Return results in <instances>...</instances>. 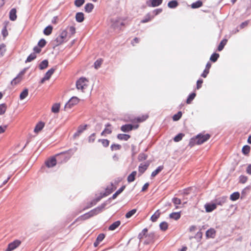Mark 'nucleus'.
Segmentation results:
<instances>
[{"label": "nucleus", "instance_id": "42", "mask_svg": "<svg viewBox=\"0 0 251 251\" xmlns=\"http://www.w3.org/2000/svg\"><path fill=\"white\" fill-rule=\"evenodd\" d=\"M60 104L59 103H55L51 108V111L53 113H58L59 110Z\"/></svg>", "mask_w": 251, "mask_h": 251}, {"label": "nucleus", "instance_id": "49", "mask_svg": "<svg viewBox=\"0 0 251 251\" xmlns=\"http://www.w3.org/2000/svg\"><path fill=\"white\" fill-rule=\"evenodd\" d=\"M159 226L161 230L165 231L168 228V225L166 222H163L160 223Z\"/></svg>", "mask_w": 251, "mask_h": 251}, {"label": "nucleus", "instance_id": "50", "mask_svg": "<svg viewBox=\"0 0 251 251\" xmlns=\"http://www.w3.org/2000/svg\"><path fill=\"white\" fill-rule=\"evenodd\" d=\"M182 116V113L179 111L177 114L174 115L173 117V119L174 121H178Z\"/></svg>", "mask_w": 251, "mask_h": 251}, {"label": "nucleus", "instance_id": "56", "mask_svg": "<svg viewBox=\"0 0 251 251\" xmlns=\"http://www.w3.org/2000/svg\"><path fill=\"white\" fill-rule=\"evenodd\" d=\"M46 44V41L45 39H41L38 43V45L40 48L44 47Z\"/></svg>", "mask_w": 251, "mask_h": 251}, {"label": "nucleus", "instance_id": "47", "mask_svg": "<svg viewBox=\"0 0 251 251\" xmlns=\"http://www.w3.org/2000/svg\"><path fill=\"white\" fill-rule=\"evenodd\" d=\"M195 97L196 94L195 93H192V94H191L187 99V103L190 104L191 102V101L194 99Z\"/></svg>", "mask_w": 251, "mask_h": 251}, {"label": "nucleus", "instance_id": "63", "mask_svg": "<svg viewBox=\"0 0 251 251\" xmlns=\"http://www.w3.org/2000/svg\"><path fill=\"white\" fill-rule=\"evenodd\" d=\"M203 82V80L201 79H199L197 82V88L199 89L201 87V84Z\"/></svg>", "mask_w": 251, "mask_h": 251}, {"label": "nucleus", "instance_id": "51", "mask_svg": "<svg viewBox=\"0 0 251 251\" xmlns=\"http://www.w3.org/2000/svg\"><path fill=\"white\" fill-rule=\"evenodd\" d=\"M184 136V134H182V133H179L178 134H177L176 136L174 138V140L175 141V142H179L180 141L183 136Z\"/></svg>", "mask_w": 251, "mask_h": 251}, {"label": "nucleus", "instance_id": "62", "mask_svg": "<svg viewBox=\"0 0 251 251\" xmlns=\"http://www.w3.org/2000/svg\"><path fill=\"white\" fill-rule=\"evenodd\" d=\"M2 36L4 38H5L7 35H8V31L6 29V26H5L2 29Z\"/></svg>", "mask_w": 251, "mask_h": 251}, {"label": "nucleus", "instance_id": "22", "mask_svg": "<svg viewBox=\"0 0 251 251\" xmlns=\"http://www.w3.org/2000/svg\"><path fill=\"white\" fill-rule=\"evenodd\" d=\"M130 137V135L126 134H119L117 135L118 139L121 140L127 141Z\"/></svg>", "mask_w": 251, "mask_h": 251}, {"label": "nucleus", "instance_id": "31", "mask_svg": "<svg viewBox=\"0 0 251 251\" xmlns=\"http://www.w3.org/2000/svg\"><path fill=\"white\" fill-rule=\"evenodd\" d=\"M6 51V46L4 44L0 45V57H2Z\"/></svg>", "mask_w": 251, "mask_h": 251}, {"label": "nucleus", "instance_id": "12", "mask_svg": "<svg viewBox=\"0 0 251 251\" xmlns=\"http://www.w3.org/2000/svg\"><path fill=\"white\" fill-rule=\"evenodd\" d=\"M121 129L123 132H127L133 129V125L127 124L121 126Z\"/></svg>", "mask_w": 251, "mask_h": 251}, {"label": "nucleus", "instance_id": "5", "mask_svg": "<svg viewBox=\"0 0 251 251\" xmlns=\"http://www.w3.org/2000/svg\"><path fill=\"white\" fill-rule=\"evenodd\" d=\"M67 36V31L64 30L61 32L60 34L56 38V42L57 45H60L66 41Z\"/></svg>", "mask_w": 251, "mask_h": 251}, {"label": "nucleus", "instance_id": "64", "mask_svg": "<svg viewBox=\"0 0 251 251\" xmlns=\"http://www.w3.org/2000/svg\"><path fill=\"white\" fill-rule=\"evenodd\" d=\"M95 140V133L92 134L89 137V142H93Z\"/></svg>", "mask_w": 251, "mask_h": 251}, {"label": "nucleus", "instance_id": "46", "mask_svg": "<svg viewBox=\"0 0 251 251\" xmlns=\"http://www.w3.org/2000/svg\"><path fill=\"white\" fill-rule=\"evenodd\" d=\"M137 210L136 209H133L129 211H128L126 214V218H130L134 214H135Z\"/></svg>", "mask_w": 251, "mask_h": 251}, {"label": "nucleus", "instance_id": "40", "mask_svg": "<svg viewBox=\"0 0 251 251\" xmlns=\"http://www.w3.org/2000/svg\"><path fill=\"white\" fill-rule=\"evenodd\" d=\"M153 17H154L153 16H151L150 14H148L146 15V16L145 17V18L143 19L141 21V23H145L148 22L150 21H151V19H152L153 18Z\"/></svg>", "mask_w": 251, "mask_h": 251}, {"label": "nucleus", "instance_id": "1", "mask_svg": "<svg viewBox=\"0 0 251 251\" xmlns=\"http://www.w3.org/2000/svg\"><path fill=\"white\" fill-rule=\"evenodd\" d=\"M105 204H102L101 205L98 206L94 209L91 210L89 212L85 213L83 215L79 217L77 220H86L92 216H94L95 215H97L98 214L100 213L102 210L105 207Z\"/></svg>", "mask_w": 251, "mask_h": 251}, {"label": "nucleus", "instance_id": "30", "mask_svg": "<svg viewBox=\"0 0 251 251\" xmlns=\"http://www.w3.org/2000/svg\"><path fill=\"white\" fill-rule=\"evenodd\" d=\"M227 40L226 39H223L220 43L218 47V50L220 51L222 50L225 47V46L226 45L227 43Z\"/></svg>", "mask_w": 251, "mask_h": 251}, {"label": "nucleus", "instance_id": "41", "mask_svg": "<svg viewBox=\"0 0 251 251\" xmlns=\"http://www.w3.org/2000/svg\"><path fill=\"white\" fill-rule=\"evenodd\" d=\"M125 188V186H123L121 187L118 190H117L115 194H114L112 196V198L115 199L118 195H119L120 193H121Z\"/></svg>", "mask_w": 251, "mask_h": 251}, {"label": "nucleus", "instance_id": "39", "mask_svg": "<svg viewBox=\"0 0 251 251\" xmlns=\"http://www.w3.org/2000/svg\"><path fill=\"white\" fill-rule=\"evenodd\" d=\"M36 58V54L35 53H32L27 57L26 60H25V62H30L35 59Z\"/></svg>", "mask_w": 251, "mask_h": 251}, {"label": "nucleus", "instance_id": "23", "mask_svg": "<svg viewBox=\"0 0 251 251\" xmlns=\"http://www.w3.org/2000/svg\"><path fill=\"white\" fill-rule=\"evenodd\" d=\"M111 125L109 124L106 125V127L104 130L101 133L102 136L106 134H110L112 132L111 128H110Z\"/></svg>", "mask_w": 251, "mask_h": 251}, {"label": "nucleus", "instance_id": "55", "mask_svg": "<svg viewBox=\"0 0 251 251\" xmlns=\"http://www.w3.org/2000/svg\"><path fill=\"white\" fill-rule=\"evenodd\" d=\"M148 118V115H143L141 117H139L136 119V120L138 122H142L145 121Z\"/></svg>", "mask_w": 251, "mask_h": 251}, {"label": "nucleus", "instance_id": "14", "mask_svg": "<svg viewBox=\"0 0 251 251\" xmlns=\"http://www.w3.org/2000/svg\"><path fill=\"white\" fill-rule=\"evenodd\" d=\"M16 9L15 8H12L9 12V19L12 21H14L17 19L16 15Z\"/></svg>", "mask_w": 251, "mask_h": 251}, {"label": "nucleus", "instance_id": "9", "mask_svg": "<svg viewBox=\"0 0 251 251\" xmlns=\"http://www.w3.org/2000/svg\"><path fill=\"white\" fill-rule=\"evenodd\" d=\"M204 207L206 212L209 213L215 210L217 206L215 203H207L204 205Z\"/></svg>", "mask_w": 251, "mask_h": 251}, {"label": "nucleus", "instance_id": "7", "mask_svg": "<svg viewBox=\"0 0 251 251\" xmlns=\"http://www.w3.org/2000/svg\"><path fill=\"white\" fill-rule=\"evenodd\" d=\"M79 99L76 97H73L65 104V109L71 108L79 102Z\"/></svg>", "mask_w": 251, "mask_h": 251}, {"label": "nucleus", "instance_id": "32", "mask_svg": "<svg viewBox=\"0 0 251 251\" xmlns=\"http://www.w3.org/2000/svg\"><path fill=\"white\" fill-rule=\"evenodd\" d=\"M178 5V3L176 0H173L170 1L168 3V6L170 8H176Z\"/></svg>", "mask_w": 251, "mask_h": 251}, {"label": "nucleus", "instance_id": "20", "mask_svg": "<svg viewBox=\"0 0 251 251\" xmlns=\"http://www.w3.org/2000/svg\"><path fill=\"white\" fill-rule=\"evenodd\" d=\"M76 21L79 23H81L84 20V14L82 12H78L75 15Z\"/></svg>", "mask_w": 251, "mask_h": 251}, {"label": "nucleus", "instance_id": "16", "mask_svg": "<svg viewBox=\"0 0 251 251\" xmlns=\"http://www.w3.org/2000/svg\"><path fill=\"white\" fill-rule=\"evenodd\" d=\"M227 197L223 196L216 199L215 204H216V205H222L224 203H225L226 202L227 200Z\"/></svg>", "mask_w": 251, "mask_h": 251}, {"label": "nucleus", "instance_id": "8", "mask_svg": "<svg viewBox=\"0 0 251 251\" xmlns=\"http://www.w3.org/2000/svg\"><path fill=\"white\" fill-rule=\"evenodd\" d=\"M21 242L20 240H16L8 244L5 251H12L20 246Z\"/></svg>", "mask_w": 251, "mask_h": 251}, {"label": "nucleus", "instance_id": "60", "mask_svg": "<svg viewBox=\"0 0 251 251\" xmlns=\"http://www.w3.org/2000/svg\"><path fill=\"white\" fill-rule=\"evenodd\" d=\"M101 197H99L97 198H96V199L94 200L93 201H92L91 202V204H90V207H91L94 205H96V203L99 201H100V200L101 199Z\"/></svg>", "mask_w": 251, "mask_h": 251}, {"label": "nucleus", "instance_id": "54", "mask_svg": "<svg viewBox=\"0 0 251 251\" xmlns=\"http://www.w3.org/2000/svg\"><path fill=\"white\" fill-rule=\"evenodd\" d=\"M84 0H75V4L76 7H80L84 3Z\"/></svg>", "mask_w": 251, "mask_h": 251}, {"label": "nucleus", "instance_id": "57", "mask_svg": "<svg viewBox=\"0 0 251 251\" xmlns=\"http://www.w3.org/2000/svg\"><path fill=\"white\" fill-rule=\"evenodd\" d=\"M248 180V177L245 176H241L239 177V181L242 183H245Z\"/></svg>", "mask_w": 251, "mask_h": 251}, {"label": "nucleus", "instance_id": "58", "mask_svg": "<svg viewBox=\"0 0 251 251\" xmlns=\"http://www.w3.org/2000/svg\"><path fill=\"white\" fill-rule=\"evenodd\" d=\"M102 63V60H97L94 63V66L96 69H98Z\"/></svg>", "mask_w": 251, "mask_h": 251}, {"label": "nucleus", "instance_id": "13", "mask_svg": "<svg viewBox=\"0 0 251 251\" xmlns=\"http://www.w3.org/2000/svg\"><path fill=\"white\" fill-rule=\"evenodd\" d=\"M215 235L216 230L213 228H210L206 232V236L207 238H214Z\"/></svg>", "mask_w": 251, "mask_h": 251}, {"label": "nucleus", "instance_id": "21", "mask_svg": "<svg viewBox=\"0 0 251 251\" xmlns=\"http://www.w3.org/2000/svg\"><path fill=\"white\" fill-rule=\"evenodd\" d=\"M45 126V124L43 122H39L38 124H37L35 128H34V132L36 133L38 132L40 130H41Z\"/></svg>", "mask_w": 251, "mask_h": 251}, {"label": "nucleus", "instance_id": "3", "mask_svg": "<svg viewBox=\"0 0 251 251\" xmlns=\"http://www.w3.org/2000/svg\"><path fill=\"white\" fill-rule=\"evenodd\" d=\"M76 150V148L71 149L66 151L61 152L60 154H57V156L60 158L62 160L61 163L66 162L70 158Z\"/></svg>", "mask_w": 251, "mask_h": 251}, {"label": "nucleus", "instance_id": "6", "mask_svg": "<svg viewBox=\"0 0 251 251\" xmlns=\"http://www.w3.org/2000/svg\"><path fill=\"white\" fill-rule=\"evenodd\" d=\"M26 69H24L22 71H21L17 75V76L11 81V84L12 85H15L21 81L23 76L26 72Z\"/></svg>", "mask_w": 251, "mask_h": 251}, {"label": "nucleus", "instance_id": "52", "mask_svg": "<svg viewBox=\"0 0 251 251\" xmlns=\"http://www.w3.org/2000/svg\"><path fill=\"white\" fill-rule=\"evenodd\" d=\"M147 155L144 153H140L138 155V160L140 161H143L146 160L147 158Z\"/></svg>", "mask_w": 251, "mask_h": 251}, {"label": "nucleus", "instance_id": "27", "mask_svg": "<svg viewBox=\"0 0 251 251\" xmlns=\"http://www.w3.org/2000/svg\"><path fill=\"white\" fill-rule=\"evenodd\" d=\"M163 169V167L162 166H160L157 167V168L152 172L151 174V176L152 177H154L155 176L159 173H160Z\"/></svg>", "mask_w": 251, "mask_h": 251}, {"label": "nucleus", "instance_id": "15", "mask_svg": "<svg viewBox=\"0 0 251 251\" xmlns=\"http://www.w3.org/2000/svg\"><path fill=\"white\" fill-rule=\"evenodd\" d=\"M154 235L153 233H151L149 234L148 235L146 236V240L144 241V243L146 244H148L153 241L154 239Z\"/></svg>", "mask_w": 251, "mask_h": 251}, {"label": "nucleus", "instance_id": "24", "mask_svg": "<svg viewBox=\"0 0 251 251\" xmlns=\"http://www.w3.org/2000/svg\"><path fill=\"white\" fill-rule=\"evenodd\" d=\"M121 224V222L120 221H117L114 223H113L112 225H111L108 229L110 230H114L116 228H117Z\"/></svg>", "mask_w": 251, "mask_h": 251}, {"label": "nucleus", "instance_id": "29", "mask_svg": "<svg viewBox=\"0 0 251 251\" xmlns=\"http://www.w3.org/2000/svg\"><path fill=\"white\" fill-rule=\"evenodd\" d=\"M55 69L53 68H51L45 74V77L46 79L49 80L51 77V75L53 74Z\"/></svg>", "mask_w": 251, "mask_h": 251}, {"label": "nucleus", "instance_id": "35", "mask_svg": "<svg viewBox=\"0 0 251 251\" xmlns=\"http://www.w3.org/2000/svg\"><path fill=\"white\" fill-rule=\"evenodd\" d=\"M160 212H159V211L158 210H157L155 213L152 215V216L151 217V220L152 221V222H155L157 219L159 218V217L160 216Z\"/></svg>", "mask_w": 251, "mask_h": 251}, {"label": "nucleus", "instance_id": "48", "mask_svg": "<svg viewBox=\"0 0 251 251\" xmlns=\"http://www.w3.org/2000/svg\"><path fill=\"white\" fill-rule=\"evenodd\" d=\"M219 54H218V53H213L210 58V60L212 61V62H216L218 58H219Z\"/></svg>", "mask_w": 251, "mask_h": 251}, {"label": "nucleus", "instance_id": "45", "mask_svg": "<svg viewBox=\"0 0 251 251\" xmlns=\"http://www.w3.org/2000/svg\"><path fill=\"white\" fill-rule=\"evenodd\" d=\"M172 201L174 203V204L176 205V209L178 208L177 205L181 204V200L177 198H173Z\"/></svg>", "mask_w": 251, "mask_h": 251}, {"label": "nucleus", "instance_id": "19", "mask_svg": "<svg viewBox=\"0 0 251 251\" xmlns=\"http://www.w3.org/2000/svg\"><path fill=\"white\" fill-rule=\"evenodd\" d=\"M180 212H173L171 213L169 215L170 218L174 219L175 220H177L180 218Z\"/></svg>", "mask_w": 251, "mask_h": 251}, {"label": "nucleus", "instance_id": "4", "mask_svg": "<svg viewBox=\"0 0 251 251\" xmlns=\"http://www.w3.org/2000/svg\"><path fill=\"white\" fill-rule=\"evenodd\" d=\"M88 80L85 77L80 78L76 82V87L78 90H80L82 92L88 86Z\"/></svg>", "mask_w": 251, "mask_h": 251}, {"label": "nucleus", "instance_id": "2", "mask_svg": "<svg viewBox=\"0 0 251 251\" xmlns=\"http://www.w3.org/2000/svg\"><path fill=\"white\" fill-rule=\"evenodd\" d=\"M210 136L209 134H199L195 138L191 139L190 145L191 146H194L195 144L201 145L207 141L210 138Z\"/></svg>", "mask_w": 251, "mask_h": 251}, {"label": "nucleus", "instance_id": "11", "mask_svg": "<svg viewBox=\"0 0 251 251\" xmlns=\"http://www.w3.org/2000/svg\"><path fill=\"white\" fill-rule=\"evenodd\" d=\"M150 163L149 162H146L144 163H141L139 166V172L141 175L143 174L145 171L147 169L149 166Z\"/></svg>", "mask_w": 251, "mask_h": 251}, {"label": "nucleus", "instance_id": "33", "mask_svg": "<svg viewBox=\"0 0 251 251\" xmlns=\"http://www.w3.org/2000/svg\"><path fill=\"white\" fill-rule=\"evenodd\" d=\"M48 66V61L47 60L42 61L39 65L40 70H43L46 68Z\"/></svg>", "mask_w": 251, "mask_h": 251}, {"label": "nucleus", "instance_id": "26", "mask_svg": "<svg viewBox=\"0 0 251 251\" xmlns=\"http://www.w3.org/2000/svg\"><path fill=\"white\" fill-rule=\"evenodd\" d=\"M94 8V5L92 3H89L85 5V11L87 13L91 12Z\"/></svg>", "mask_w": 251, "mask_h": 251}, {"label": "nucleus", "instance_id": "34", "mask_svg": "<svg viewBox=\"0 0 251 251\" xmlns=\"http://www.w3.org/2000/svg\"><path fill=\"white\" fill-rule=\"evenodd\" d=\"M28 91L27 89H25L23 92H21L20 95V100H22L25 99L28 95Z\"/></svg>", "mask_w": 251, "mask_h": 251}, {"label": "nucleus", "instance_id": "25", "mask_svg": "<svg viewBox=\"0 0 251 251\" xmlns=\"http://www.w3.org/2000/svg\"><path fill=\"white\" fill-rule=\"evenodd\" d=\"M137 174L136 171H133L127 177V181L129 183L133 182L135 180V176Z\"/></svg>", "mask_w": 251, "mask_h": 251}, {"label": "nucleus", "instance_id": "37", "mask_svg": "<svg viewBox=\"0 0 251 251\" xmlns=\"http://www.w3.org/2000/svg\"><path fill=\"white\" fill-rule=\"evenodd\" d=\"M250 147L248 145L244 146L242 150V152L245 155H248L250 151Z\"/></svg>", "mask_w": 251, "mask_h": 251}, {"label": "nucleus", "instance_id": "53", "mask_svg": "<svg viewBox=\"0 0 251 251\" xmlns=\"http://www.w3.org/2000/svg\"><path fill=\"white\" fill-rule=\"evenodd\" d=\"M99 142H100L103 147H108L109 144V141L107 139H99Z\"/></svg>", "mask_w": 251, "mask_h": 251}, {"label": "nucleus", "instance_id": "43", "mask_svg": "<svg viewBox=\"0 0 251 251\" xmlns=\"http://www.w3.org/2000/svg\"><path fill=\"white\" fill-rule=\"evenodd\" d=\"M202 4V2L200 0H198L195 2L193 3L191 5V7L192 8H197L200 7Z\"/></svg>", "mask_w": 251, "mask_h": 251}, {"label": "nucleus", "instance_id": "18", "mask_svg": "<svg viewBox=\"0 0 251 251\" xmlns=\"http://www.w3.org/2000/svg\"><path fill=\"white\" fill-rule=\"evenodd\" d=\"M163 0H151V4H150L148 2V5L150 6L156 7L161 4Z\"/></svg>", "mask_w": 251, "mask_h": 251}, {"label": "nucleus", "instance_id": "44", "mask_svg": "<svg viewBox=\"0 0 251 251\" xmlns=\"http://www.w3.org/2000/svg\"><path fill=\"white\" fill-rule=\"evenodd\" d=\"M7 106L5 103L0 104V115H3L6 111Z\"/></svg>", "mask_w": 251, "mask_h": 251}, {"label": "nucleus", "instance_id": "17", "mask_svg": "<svg viewBox=\"0 0 251 251\" xmlns=\"http://www.w3.org/2000/svg\"><path fill=\"white\" fill-rule=\"evenodd\" d=\"M86 125L80 126L77 129V131L74 134V137H76L79 136V135L86 129Z\"/></svg>", "mask_w": 251, "mask_h": 251}, {"label": "nucleus", "instance_id": "59", "mask_svg": "<svg viewBox=\"0 0 251 251\" xmlns=\"http://www.w3.org/2000/svg\"><path fill=\"white\" fill-rule=\"evenodd\" d=\"M121 148V145L119 144H113L111 146V149L112 150H118Z\"/></svg>", "mask_w": 251, "mask_h": 251}, {"label": "nucleus", "instance_id": "10", "mask_svg": "<svg viewBox=\"0 0 251 251\" xmlns=\"http://www.w3.org/2000/svg\"><path fill=\"white\" fill-rule=\"evenodd\" d=\"M56 164V159L55 157H53L50 159L46 162V165L47 167L48 168H51L55 166Z\"/></svg>", "mask_w": 251, "mask_h": 251}, {"label": "nucleus", "instance_id": "36", "mask_svg": "<svg viewBox=\"0 0 251 251\" xmlns=\"http://www.w3.org/2000/svg\"><path fill=\"white\" fill-rule=\"evenodd\" d=\"M52 30V27L51 25H49L44 30V33L46 35H49L51 34Z\"/></svg>", "mask_w": 251, "mask_h": 251}, {"label": "nucleus", "instance_id": "28", "mask_svg": "<svg viewBox=\"0 0 251 251\" xmlns=\"http://www.w3.org/2000/svg\"><path fill=\"white\" fill-rule=\"evenodd\" d=\"M148 231V229L147 228H144L141 233H140L138 235V238L141 241L145 237L146 238V236H147V233Z\"/></svg>", "mask_w": 251, "mask_h": 251}, {"label": "nucleus", "instance_id": "38", "mask_svg": "<svg viewBox=\"0 0 251 251\" xmlns=\"http://www.w3.org/2000/svg\"><path fill=\"white\" fill-rule=\"evenodd\" d=\"M240 194L238 192H234L232 193L230 196V199L231 200L234 201L238 200L239 198Z\"/></svg>", "mask_w": 251, "mask_h": 251}, {"label": "nucleus", "instance_id": "61", "mask_svg": "<svg viewBox=\"0 0 251 251\" xmlns=\"http://www.w3.org/2000/svg\"><path fill=\"white\" fill-rule=\"evenodd\" d=\"M104 237H105L104 234L103 233H101V234H100L98 236L96 240L100 243L103 240Z\"/></svg>", "mask_w": 251, "mask_h": 251}]
</instances>
